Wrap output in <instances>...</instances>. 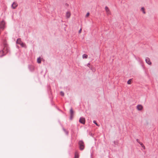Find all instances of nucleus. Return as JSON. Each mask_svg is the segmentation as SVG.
Returning <instances> with one entry per match:
<instances>
[{"label": "nucleus", "mask_w": 158, "mask_h": 158, "mask_svg": "<svg viewBox=\"0 0 158 158\" xmlns=\"http://www.w3.org/2000/svg\"><path fill=\"white\" fill-rule=\"evenodd\" d=\"M80 148L81 150H83L84 148V143L82 141H80L79 142Z\"/></svg>", "instance_id": "f257e3e1"}, {"label": "nucleus", "mask_w": 158, "mask_h": 158, "mask_svg": "<svg viewBox=\"0 0 158 158\" xmlns=\"http://www.w3.org/2000/svg\"><path fill=\"white\" fill-rule=\"evenodd\" d=\"M16 43L17 44H20L22 47H24L25 46V44L22 42L20 39H18L17 40Z\"/></svg>", "instance_id": "f03ea898"}, {"label": "nucleus", "mask_w": 158, "mask_h": 158, "mask_svg": "<svg viewBox=\"0 0 158 158\" xmlns=\"http://www.w3.org/2000/svg\"><path fill=\"white\" fill-rule=\"evenodd\" d=\"M79 121L80 123L83 124H84L85 123V118H84L81 117L80 118Z\"/></svg>", "instance_id": "7ed1b4c3"}, {"label": "nucleus", "mask_w": 158, "mask_h": 158, "mask_svg": "<svg viewBox=\"0 0 158 158\" xmlns=\"http://www.w3.org/2000/svg\"><path fill=\"white\" fill-rule=\"evenodd\" d=\"M2 51H3V54L4 55H6L8 52L7 48L6 47H5L2 50Z\"/></svg>", "instance_id": "20e7f679"}, {"label": "nucleus", "mask_w": 158, "mask_h": 158, "mask_svg": "<svg viewBox=\"0 0 158 158\" xmlns=\"http://www.w3.org/2000/svg\"><path fill=\"white\" fill-rule=\"evenodd\" d=\"M136 108L138 110H141L143 109V106L141 105H139L137 106Z\"/></svg>", "instance_id": "39448f33"}, {"label": "nucleus", "mask_w": 158, "mask_h": 158, "mask_svg": "<svg viewBox=\"0 0 158 158\" xmlns=\"http://www.w3.org/2000/svg\"><path fill=\"white\" fill-rule=\"evenodd\" d=\"M71 14L70 11H67L66 14V17L67 19L69 18L71 16Z\"/></svg>", "instance_id": "423d86ee"}, {"label": "nucleus", "mask_w": 158, "mask_h": 158, "mask_svg": "<svg viewBox=\"0 0 158 158\" xmlns=\"http://www.w3.org/2000/svg\"><path fill=\"white\" fill-rule=\"evenodd\" d=\"M105 10L107 15H109L110 14V12L108 7L106 6L105 7Z\"/></svg>", "instance_id": "0eeeda50"}, {"label": "nucleus", "mask_w": 158, "mask_h": 158, "mask_svg": "<svg viewBox=\"0 0 158 158\" xmlns=\"http://www.w3.org/2000/svg\"><path fill=\"white\" fill-rule=\"evenodd\" d=\"M5 24V22L3 21H2L1 22V23L0 24V28H2V29L4 28Z\"/></svg>", "instance_id": "6e6552de"}, {"label": "nucleus", "mask_w": 158, "mask_h": 158, "mask_svg": "<svg viewBox=\"0 0 158 158\" xmlns=\"http://www.w3.org/2000/svg\"><path fill=\"white\" fill-rule=\"evenodd\" d=\"M145 61L148 64H151V62L150 61V60L148 58H146L145 59Z\"/></svg>", "instance_id": "1a4fd4ad"}, {"label": "nucleus", "mask_w": 158, "mask_h": 158, "mask_svg": "<svg viewBox=\"0 0 158 158\" xmlns=\"http://www.w3.org/2000/svg\"><path fill=\"white\" fill-rule=\"evenodd\" d=\"M18 4L17 3L14 2L12 5V7L13 9H15L17 6Z\"/></svg>", "instance_id": "9d476101"}, {"label": "nucleus", "mask_w": 158, "mask_h": 158, "mask_svg": "<svg viewBox=\"0 0 158 158\" xmlns=\"http://www.w3.org/2000/svg\"><path fill=\"white\" fill-rule=\"evenodd\" d=\"M140 10L144 14H146V12L145 11V9L144 7H141Z\"/></svg>", "instance_id": "9b49d317"}, {"label": "nucleus", "mask_w": 158, "mask_h": 158, "mask_svg": "<svg viewBox=\"0 0 158 158\" xmlns=\"http://www.w3.org/2000/svg\"><path fill=\"white\" fill-rule=\"evenodd\" d=\"M73 111L72 109H71L70 110V115H71V118H72L73 116Z\"/></svg>", "instance_id": "f8f14e48"}, {"label": "nucleus", "mask_w": 158, "mask_h": 158, "mask_svg": "<svg viewBox=\"0 0 158 158\" xmlns=\"http://www.w3.org/2000/svg\"><path fill=\"white\" fill-rule=\"evenodd\" d=\"M79 155L77 152H76L75 155V158H78Z\"/></svg>", "instance_id": "ddd939ff"}, {"label": "nucleus", "mask_w": 158, "mask_h": 158, "mask_svg": "<svg viewBox=\"0 0 158 158\" xmlns=\"http://www.w3.org/2000/svg\"><path fill=\"white\" fill-rule=\"evenodd\" d=\"M138 143L140 144V145H141V147L142 148H143L144 149L145 148V147L143 145V144L142 143L140 142H138Z\"/></svg>", "instance_id": "4468645a"}, {"label": "nucleus", "mask_w": 158, "mask_h": 158, "mask_svg": "<svg viewBox=\"0 0 158 158\" xmlns=\"http://www.w3.org/2000/svg\"><path fill=\"white\" fill-rule=\"evenodd\" d=\"M82 57L83 58H87L88 55L85 54H84L83 55Z\"/></svg>", "instance_id": "2eb2a0df"}, {"label": "nucleus", "mask_w": 158, "mask_h": 158, "mask_svg": "<svg viewBox=\"0 0 158 158\" xmlns=\"http://www.w3.org/2000/svg\"><path fill=\"white\" fill-rule=\"evenodd\" d=\"M4 55L3 54V51H0V56H2Z\"/></svg>", "instance_id": "dca6fc26"}, {"label": "nucleus", "mask_w": 158, "mask_h": 158, "mask_svg": "<svg viewBox=\"0 0 158 158\" xmlns=\"http://www.w3.org/2000/svg\"><path fill=\"white\" fill-rule=\"evenodd\" d=\"M131 80L130 79L127 82V83L128 84H131Z\"/></svg>", "instance_id": "f3484780"}, {"label": "nucleus", "mask_w": 158, "mask_h": 158, "mask_svg": "<svg viewBox=\"0 0 158 158\" xmlns=\"http://www.w3.org/2000/svg\"><path fill=\"white\" fill-rule=\"evenodd\" d=\"M37 62L38 63H40L41 62V60L40 58H38Z\"/></svg>", "instance_id": "a211bd4d"}, {"label": "nucleus", "mask_w": 158, "mask_h": 158, "mask_svg": "<svg viewBox=\"0 0 158 158\" xmlns=\"http://www.w3.org/2000/svg\"><path fill=\"white\" fill-rule=\"evenodd\" d=\"M89 15V12H88L87 13L85 17H88Z\"/></svg>", "instance_id": "6ab92c4d"}, {"label": "nucleus", "mask_w": 158, "mask_h": 158, "mask_svg": "<svg viewBox=\"0 0 158 158\" xmlns=\"http://www.w3.org/2000/svg\"><path fill=\"white\" fill-rule=\"evenodd\" d=\"M60 94L61 95H62V96H64V93L63 92H61L60 93Z\"/></svg>", "instance_id": "aec40b11"}, {"label": "nucleus", "mask_w": 158, "mask_h": 158, "mask_svg": "<svg viewBox=\"0 0 158 158\" xmlns=\"http://www.w3.org/2000/svg\"><path fill=\"white\" fill-rule=\"evenodd\" d=\"M94 123L97 126H99L98 125V124H97V123L96 122V121H93Z\"/></svg>", "instance_id": "412c9836"}, {"label": "nucleus", "mask_w": 158, "mask_h": 158, "mask_svg": "<svg viewBox=\"0 0 158 158\" xmlns=\"http://www.w3.org/2000/svg\"><path fill=\"white\" fill-rule=\"evenodd\" d=\"M81 31H82V29L81 28L80 30H79V34L81 33Z\"/></svg>", "instance_id": "4be33fe9"}]
</instances>
